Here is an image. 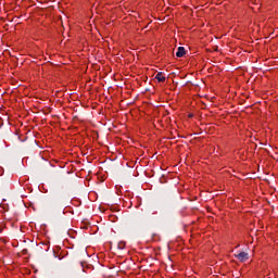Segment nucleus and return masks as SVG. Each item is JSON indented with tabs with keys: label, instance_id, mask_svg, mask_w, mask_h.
Returning a JSON list of instances; mask_svg holds the SVG:
<instances>
[{
	"label": "nucleus",
	"instance_id": "obj_6",
	"mask_svg": "<svg viewBox=\"0 0 278 278\" xmlns=\"http://www.w3.org/2000/svg\"><path fill=\"white\" fill-rule=\"evenodd\" d=\"M117 248L123 250L125 249V242L121 241L118 244H117Z\"/></svg>",
	"mask_w": 278,
	"mask_h": 278
},
{
	"label": "nucleus",
	"instance_id": "obj_4",
	"mask_svg": "<svg viewBox=\"0 0 278 278\" xmlns=\"http://www.w3.org/2000/svg\"><path fill=\"white\" fill-rule=\"evenodd\" d=\"M176 55H177L178 58H184V56L186 55V48H184V47H178V50H177V52H176Z\"/></svg>",
	"mask_w": 278,
	"mask_h": 278
},
{
	"label": "nucleus",
	"instance_id": "obj_3",
	"mask_svg": "<svg viewBox=\"0 0 278 278\" xmlns=\"http://www.w3.org/2000/svg\"><path fill=\"white\" fill-rule=\"evenodd\" d=\"M80 266L83 269V273H88V270H92V265H88L86 262H80Z\"/></svg>",
	"mask_w": 278,
	"mask_h": 278
},
{
	"label": "nucleus",
	"instance_id": "obj_5",
	"mask_svg": "<svg viewBox=\"0 0 278 278\" xmlns=\"http://www.w3.org/2000/svg\"><path fill=\"white\" fill-rule=\"evenodd\" d=\"M155 79H157V81H160V83L166 81V77H164V74L162 72H159L156 74Z\"/></svg>",
	"mask_w": 278,
	"mask_h": 278
},
{
	"label": "nucleus",
	"instance_id": "obj_2",
	"mask_svg": "<svg viewBox=\"0 0 278 278\" xmlns=\"http://www.w3.org/2000/svg\"><path fill=\"white\" fill-rule=\"evenodd\" d=\"M236 257L239 262H247V260H249V253L240 252L239 254H236Z\"/></svg>",
	"mask_w": 278,
	"mask_h": 278
},
{
	"label": "nucleus",
	"instance_id": "obj_1",
	"mask_svg": "<svg viewBox=\"0 0 278 278\" xmlns=\"http://www.w3.org/2000/svg\"><path fill=\"white\" fill-rule=\"evenodd\" d=\"M155 214H157V211H155V208L153 206H148L146 208L147 218H153V216H155Z\"/></svg>",
	"mask_w": 278,
	"mask_h": 278
}]
</instances>
